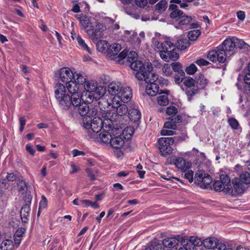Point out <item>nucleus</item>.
Masks as SVG:
<instances>
[{
	"instance_id": "1",
	"label": "nucleus",
	"mask_w": 250,
	"mask_h": 250,
	"mask_svg": "<svg viewBox=\"0 0 250 250\" xmlns=\"http://www.w3.org/2000/svg\"><path fill=\"white\" fill-rule=\"evenodd\" d=\"M155 45L159 50L161 59L165 62L176 61L179 58V54L176 52L175 45L172 42L168 41L162 42H155Z\"/></svg>"
},
{
	"instance_id": "2",
	"label": "nucleus",
	"mask_w": 250,
	"mask_h": 250,
	"mask_svg": "<svg viewBox=\"0 0 250 250\" xmlns=\"http://www.w3.org/2000/svg\"><path fill=\"white\" fill-rule=\"evenodd\" d=\"M55 96L60 106L63 110H67L72 107L73 101L69 95L66 93L65 86L58 83L55 86Z\"/></svg>"
},
{
	"instance_id": "3",
	"label": "nucleus",
	"mask_w": 250,
	"mask_h": 250,
	"mask_svg": "<svg viewBox=\"0 0 250 250\" xmlns=\"http://www.w3.org/2000/svg\"><path fill=\"white\" fill-rule=\"evenodd\" d=\"M129 65L131 69L137 71L135 76L139 80H143L144 78L152 73L151 64H144L142 62L136 60Z\"/></svg>"
},
{
	"instance_id": "4",
	"label": "nucleus",
	"mask_w": 250,
	"mask_h": 250,
	"mask_svg": "<svg viewBox=\"0 0 250 250\" xmlns=\"http://www.w3.org/2000/svg\"><path fill=\"white\" fill-rule=\"evenodd\" d=\"M143 80L147 83L146 87V93L150 96H154L157 93H163L162 90H159V86L156 82L158 80V75L152 73L150 75L146 76Z\"/></svg>"
},
{
	"instance_id": "5",
	"label": "nucleus",
	"mask_w": 250,
	"mask_h": 250,
	"mask_svg": "<svg viewBox=\"0 0 250 250\" xmlns=\"http://www.w3.org/2000/svg\"><path fill=\"white\" fill-rule=\"evenodd\" d=\"M182 121V117L180 115H172L168 118V121L166 122L164 125L163 128L161 131L162 135H172L174 131L171 129H175L176 124L180 123Z\"/></svg>"
},
{
	"instance_id": "6",
	"label": "nucleus",
	"mask_w": 250,
	"mask_h": 250,
	"mask_svg": "<svg viewBox=\"0 0 250 250\" xmlns=\"http://www.w3.org/2000/svg\"><path fill=\"white\" fill-rule=\"evenodd\" d=\"M183 84L185 87L183 90L185 91L188 101H190L193 96L198 93L199 88L196 84L195 80L189 76L185 78Z\"/></svg>"
},
{
	"instance_id": "7",
	"label": "nucleus",
	"mask_w": 250,
	"mask_h": 250,
	"mask_svg": "<svg viewBox=\"0 0 250 250\" xmlns=\"http://www.w3.org/2000/svg\"><path fill=\"white\" fill-rule=\"evenodd\" d=\"M93 26L86 30V32L92 41L97 40L103 37V32L106 30V26L96 20L94 21Z\"/></svg>"
},
{
	"instance_id": "8",
	"label": "nucleus",
	"mask_w": 250,
	"mask_h": 250,
	"mask_svg": "<svg viewBox=\"0 0 250 250\" xmlns=\"http://www.w3.org/2000/svg\"><path fill=\"white\" fill-rule=\"evenodd\" d=\"M194 183L200 185L202 188H211L212 178L211 176L203 170L198 171L195 174Z\"/></svg>"
},
{
	"instance_id": "9",
	"label": "nucleus",
	"mask_w": 250,
	"mask_h": 250,
	"mask_svg": "<svg viewBox=\"0 0 250 250\" xmlns=\"http://www.w3.org/2000/svg\"><path fill=\"white\" fill-rule=\"evenodd\" d=\"M227 53L224 51L220 46H218L216 49L209 51L207 55L208 59L211 62L220 63H224L227 60Z\"/></svg>"
},
{
	"instance_id": "10",
	"label": "nucleus",
	"mask_w": 250,
	"mask_h": 250,
	"mask_svg": "<svg viewBox=\"0 0 250 250\" xmlns=\"http://www.w3.org/2000/svg\"><path fill=\"white\" fill-rule=\"evenodd\" d=\"M66 87L68 92L71 94L70 97L72 99V101L74 104L78 103V101H80V98L82 97V88L76 82L72 81L66 83ZM77 104H75V105Z\"/></svg>"
},
{
	"instance_id": "11",
	"label": "nucleus",
	"mask_w": 250,
	"mask_h": 250,
	"mask_svg": "<svg viewBox=\"0 0 250 250\" xmlns=\"http://www.w3.org/2000/svg\"><path fill=\"white\" fill-rule=\"evenodd\" d=\"M172 137H163L158 140L159 149L162 155L166 156L171 154L173 149L171 146L174 144Z\"/></svg>"
},
{
	"instance_id": "12",
	"label": "nucleus",
	"mask_w": 250,
	"mask_h": 250,
	"mask_svg": "<svg viewBox=\"0 0 250 250\" xmlns=\"http://www.w3.org/2000/svg\"><path fill=\"white\" fill-rule=\"evenodd\" d=\"M85 91L98 93L99 96H104L105 88L103 86H98L97 83L93 81H87L83 85Z\"/></svg>"
},
{
	"instance_id": "13",
	"label": "nucleus",
	"mask_w": 250,
	"mask_h": 250,
	"mask_svg": "<svg viewBox=\"0 0 250 250\" xmlns=\"http://www.w3.org/2000/svg\"><path fill=\"white\" fill-rule=\"evenodd\" d=\"M105 130L99 134L100 139L104 143H107L110 141V139L113 136V134L117 132L119 130L116 128H112V125L110 124L105 125Z\"/></svg>"
},
{
	"instance_id": "14",
	"label": "nucleus",
	"mask_w": 250,
	"mask_h": 250,
	"mask_svg": "<svg viewBox=\"0 0 250 250\" xmlns=\"http://www.w3.org/2000/svg\"><path fill=\"white\" fill-rule=\"evenodd\" d=\"M233 40H234V37L226 39L220 46L225 52L227 53L228 56H231L235 52V41Z\"/></svg>"
},
{
	"instance_id": "15",
	"label": "nucleus",
	"mask_w": 250,
	"mask_h": 250,
	"mask_svg": "<svg viewBox=\"0 0 250 250\" xmlns=\"http://www.w3.org/2000/svg\"><path fill=\"white\" fill-rule=\"evenodd\" d=\"M183 239L182 240V245L187 246L190 248L191 249V247L193 246L195 247H198L203 245V241L197 237L191 236L189 239H188L187 237L183 235Z\"/></svg>"
},
{
	"instance_id": "16",
	"label": "nucleus",
	"mask_w": 250,
	"mask_h": 250,
	"mask_svg": "<svg viewBox=\"0 0 250 250\" xmlns=\"http://www.w3.org/2000/svg\"><path fill=\"white\" fill-rule=\"evenodd\" d=\"M80 101H78V103H76L77 105H76V104H74V103L73 102L72 106L74 107L75 110H77L81 116H87L89 107L86 102L84 101V99H82V97L80 98Z\"/></svg>"
},
{
	"instance_id": "17",
	"label": "nucleus",
	"mask_w": 250,
	"mask_h": 250,
	"mask_svg": "<svg viewBox=\"0 0 250 250\" xmlns=\"http://www.w3.org/2000/svg\"><path fill=\"white\" fill-rule=\"evenodd\" d=\"M182 239H183V235H176L173 237L164 239L162 241V244L165 247L173 248L177 246L180 242L182 244Z\"/></svg>"
},
{
	"instance_id": "18",
	"label": "nucleus",
	"mask_w": 250,
	"mask_h": 250,
	"mask_svg": "<svg viewBox=\"0 0 250 250\" xmlns=\"http://www.w3.org/2000/svg\"><path fill=\"white\" fill-rule=\"evenodd\" d=\"M173 162L176 167L181 171L185 172L191 167L190 162L186 161L182 157H175L173 159Z\"/></svg>"
},
{
	"instance_id": "19",
	"label": "nucleus",
	"mask_w": 250,
	"mask_h": 250,
	"mask_svg": "<svg viewBox=\"0 0 250 250\" xmlns=\"http://www.w3.org/2000/svg\"><path fill=\"white\" fill-rule=\"evenodd\" d=\"M107 125L105 122H104L102 119L99 117H94L91 121V131L94 133L99 132L102 129L105 130V125Z\"/></svg>"
},
{
	"instance_id": "20",
	"label": "nucleus",
	"mask_w": 250,
	"mask_h": 250,
	"mask_svg": "<svg viewBox=\"0 0 250 250\" xmlns=\"http://www.w3.org/2000/svg\"><path fill=\"white\" fill-rule=\"evenodd\" d=\"M60 77L62 82L67 83L73 81L74 73L69 68L63 67L60 70Z\"/></svg>"
},
{
	"instance_id": "21",
	"label": "nucleus",
	"mask_w": 250,
	"mask_h": 250,
	"mask_svg": "<svg viewBox=\"0 0 250 250\" xmlns=\"http://www.w3.org/2000/svg\"><path fill=\"white\" fill-rule=\"evenodd\" d=\"M168 10L171 11L169 14V17L177 21L180 19L181 16L183 14V12L178 9V6L174 3L169 5Z\"/></svg>"
},
{
	"instance_id": "22",
	"label": "nucleus",
	"mask_w": 250,
	"mask_h": 250,
	"mask_svg": "<svg viewBox=\"0 0 250 250\" xmlns=\"http://www.w3.org/2000/svg\"><path fill=\"white\" fill-rule=\"evenodd\" d=\"M132 90L129 87L122 88L121 93L117 97L121 101L124 103H127L130 101L132 97Z\"/></svg>"
},
{
	"instance_id": "23",
	"label": "nucleus",
	"mask_w": 250,
	"mask_h": 250,
	"mask_svg": "<svg viewBox=\"0 0 250 250\" xmlns=\"http://www.w3.org/2000/svg\"><path fill=\"white\" fill-rule=\"evenodd\" d=\"M120 82H112L108 86V92L110 94L118 96L122 89Z\"/></svg>"
},
{
	"instance_id": "24",
	"label": "nucleus",
	"mask_w": 250,
	"mask_h": 250,
	"mask_svg": "<svg viewBox=\"0 0 250 250\" xmlns=\"http://www.w3.org/2000/svg\"><path fill=\"white\" fill-rule=\"evenodd\" d=\"M109 143L112 147L118 149L124 146L125 142L120 135L116 136V134L114 133L113 136L110 139Z\"/></svg>"
},
{
	"instance_id": "25",
	"label": "nucleus",
	"mask_w": 250,
	"mask_h": 250,
	"mask_svg": "<svg viewBox=\"0 0 250 250\" xmlns=\"http://www.w3.org/2000/svg\"><path fill=\"white\" fill-rule=\"evenodd\" d=\"M214 189L217 191H222L226 194H232L233 189L232 187H226L222 182L216 181L213 184Z\"/></svg>"
},
{
	"instance_id": "26",
	"label": "nucleus",
	"mask_w": 250,
	"mask_h": 250,
	"mask_svg": "<svg viewBox=\"0 0 250 250\" xmlns=\"http://www.w3.org/2000/svg\"><path fill=\"white\" fill-rule=\"evenodd\" d=\"M82 99H84V101L88 103L92 102L94 99L97 100L102 96L98 95V93L87 91H84L83 93L82 92Z\"/></svg>"
},
{
	"instance_id": "27",
	"label": "nucleus",
	"mask_w": 250,
	"mask_h": 250,
	"mask_svg": "<svg viewBox=\"0 0 250 250\" xmlns=\"http://www.w3.org/2000/svg\"><path fill=\"white\" fill-rule=\"evenodd\" d=\"M95 21V19H91L85 15L81 16L80 18L81 25L83 28L84 29L89 28L91 26H93L92 24H94V22Z\"/></svg>"
},
{
	"instance_id": "28",
	"label": "nucleus",
	"mask_w": 250,
	"mask_h": 250,
	"mask_svg": "<svg viewBox=\"0 0 250 250\" xmlns=\"http://www.w3.org/2000/svg\"><path fill=\"white\" fill-rule=\"evenodd\" d=\"M218 241L214 238H208L203 240V245L207 249H215L218 248Z\"/></svg>"
},
{
	"instance_id": "29",
	"label": "nucleus",
	"mask_w": 250,
	"mask_h": 250,
	"mask_svg": "<svg viewBox=\"0 0 250 250\" xmlns=\"http://www.w3.org/2000/svg\"><path fill=\"white\" fill-rule=\"evenodd\" d=\"M115 100V97H114L112 101L113 103L112 107L116 109V112L117 114L121 116L126 115V114L128 113L129 111L127 106L125 104H120L119 105L116 106L114 103Z\"/></svg>"
},
{
	"instance_id": "30",
	"label": "nucleus",
	"mask_w": 250,
	"mask_h": 250,
	"mask_svg": "<svg viewBox=\"0 0 250 250\" xmlns=\"http://www.w3.org/2000/svg\"><path fill=\"white\" fill-rule=\"evenodd\" d=\"M26 204L22 207L20 211L21 219H28L30 214V204L31 203V198L29 197Z\"/></svg>"
},
{
	"instance_id": "31",
	"label": "nucleus",
	"mask_w": 250,
	"mask_h": 250,
	"mask_svg": "<svg viewBox=\"0 0 250 250\" xmlns=\"http://www.w3.org/2000/svg\"><path fill=\"white\" fill-rule=\"evenodd\" d=\"M121 45L118 43H113L109 45L107 48V53L110 55V57H113L112 59H115L114 57H116L120 51L121 50Z\"/></svg>"
},
{
	"instance_id": "32",
	"label": "nucleus",
	"mask_w": 250,
	"mask_h": 250,
	"mask_svg": "<svg viewBox=\"0 0 250 250\" xmlns=\"http://www.w3.org/2000/svg\"><path fill=\"white\" fill-rule=\"evenodd\" d=\"M233 184V191L237 194L242 193L245 190V187L243 184L239 181L238 178H234L232 180Z\"/></svg>"
},
{
	"instance_id": "33",
	"label": "nucleus",
	"mask_w": 250,
	"mask_h": 250,
	"mask_svg": "<svg viewBox=\"0 0 250 250\" xmlns=\"http://www.w3.org/2000/svg\"><path fill=\"white\" fill-rule=\"evenodd\" d=\"M195 80L199 89H204L208 83V80L202 74H197Z\"/></svg>"
},
{
	"instance_id": "34",
	"label": "nucleus",
	"mask_w": 250,
	"mask_h": 250,
	"mask_svg": "<svg viewBox=\"0 0 250 250\" xmlns=\"http://www.w3.org/2000/svg\"><path fill=\"white\" fill-rule=\"evenodd\" d=\"M128 116L131 121L136 122L141 119V113L138 109L131 108L128 111Z\"/></svg>"
},
{
	"instance_id": "35",
	"label": "nucleus",
	"mask_w": 250,
	"mask_h": 250,
	"mask_svg": "<svg viewBox=\"0 0 250 250\" xmlns=\"http://www.w3.org/2000/svg\"><path fill=\"white\" fill-rule=\"evenodd\" d=\"M125 11L127 15L131 16L135 19H138L140 17V13L138 12V9L133 5L125 8Z\"/></svg>"
},
{
	"instance_id": "36",
	"label": "nucleus",
	"mask_w": 250,
	"mask_h": 250,
	"mask_svg": "<svg viewBox=\"0 0 250 250\" xmlns=\"http://www.w3.org/2000/svg\"><path fill=\"white\" fill-rule=\"evenodd\" d=\"M73 80L74 82L80 85V86L82 89L83 87V85L87 82L86 79L82 74L76 73H74V78Z\"/></svg>"
},
{
	"instance_id": "37",
	"label": "nucleus",
	"mask_w": 250,
	"mask_h": 250,
	"mask_svg": "<svg viewBox=\"0 0 250 250\" xmlns=\"http://www.w3.org/2000/svg\"><path fill=\"white\" fill-rule=\"evenodd\" d=\"M17 187L19 191L22 195L26 193L28 189L27 183L22 179H20L17 181Z\"/></svg>"
},
{
	"instance_id": "38",
	"label": "nucleus",
	"mask_w": 250,
	"mask_h": 250,
	"mask_svg": "<svg viewBox=\"0 0 250 250\" xmlns=\"http://www.w3.org/2000/svg\"><path fill=\"white\" fill-rule=\"evenodd\" d=\"M108 42L104 40H100L96 44V47L97 50L102 53H105L107 52V48L108 46Z\"/></svg>"
},
{
	"instance_id": "39",
	"label": "nucleus",
	"mask_w": 250,
	"mask_h": 250,
	"mask_svg": "<svg viewBox=\"0 0 250 250\" xmlns=\"http://www.w3.org/2000/svg\"><path fill=\"white\" fill-rule=\"evenodd\" d=\"M190 45L189 40L187 39H181L176 43L177 48L179 50H184L188 47Z\"/></svg>"
},
{
	"instance_id": "40",
	"label": "nucleus",
	"mask_w": 250,
	"mask_h": 250,
	"mask_svg": "<svg viewBox=\"0 0 250 250\" xmlns=\"http://www.w3.org/2000/svg\"><path fill=\"white\" fill-rule=\"evenodd\" d=\"M77 41L80 47L82 49L87 51V52L89 54L92 53V51L90 47H88V46L85 42L84 40H83L80 36L78 35L77 37Z\"/></svg>"
},
{
	"instance_id": "41",
	"label": "nucleus",
	"mask_w": 250,
	"mask_h": 250,
	"mask_svg": "<svg viewBox=\"0 0 250 250\" xmlns=\"http://www.w3.org/2000/svg\"><path fill=\"white\" fill-rule=\"evenodd\" d=\"M168 91L167 90L164 92L166 95H160L157 98V102L158 104L161 106H166L169 103V100L167 97Z\"/></svg>"
},
{
	"instance_id": "42",
	"label": "nucleus",
	"mask_w": 250,
	"mask_h": 250,
	"mask_svg": "<svg viewBox=\"0 0 250 250\" xmlns=\"http://www.w3.org/2000/svg\"><path fill=\"white\" fill-rule=\"evenodd\" d=\"M248 73H247L245 76L242 75H239L237 79L238 82L244 81L246 84L250 86V62L248 66Z\"/></svg>"
},
{
	"instance_id": "43",
	"label": "nucleus",
	"mask_w": 250,
	"mask_h": 250,
	"mask_svg": "<svg viewBox=\"0 0 250 250\" xmlns=\"http://www.w3.org/2000/svg\"><path fill=\"white\" fill-rule=\"evenodd\" d=\"M13 244L11 240L6 239L3 240L0 245V250H12Z\"/></svg>"
},
{
	"instance_id": "44",
	"label": "nucleus",
	"mask_w": 250,
	"mask_h": 250,
	"mask_svg": "<svg viewBox=\"0 0 250 250\" xmlns=\"http://www.w3.org/2000/svg\"><path fill=\"white\" fill-rule=\"evenodd\" d=\"M238 179L243 184H250V173L248 172H244L240 175Z\"/></svg>"
},
{
	"instance_id": "45",
	"label": "nucleus",
	"mask_w": 250,
	"mask_h": 250,
	"mask_svg": "<svg viewBox=\"0 0 250 250\" xmlns=\"http://www.w3.org/2000/svg\"><path fill=\"white\" fill-rule=\"evenodd\" d=\"M233 40L235 41V48H238L242 49L248 48L249 46L244 41L237 38L234 37Z\"/></svg>"
},
{
	"instance_id": "46",
	"label": "nucleus",
	"mask_w": 250,
	"mask_h": 250,
	"mask_svg": "<svg viewBox=\"0 0 250 250\" xmlns=\"http://www.w3.org/2000/svg\"><path fill=\"white\" fill-rule=\"evenodd\" d=\"M167 5L166 1L161 0L155 5V9L159 13H162L166 9Z\"/></svg>"
},
{
	"instance_id": "47",
	"label": "nucleus",
	"mask_w": 250,
	"mask_h": 250,
	"mask_svg": "<svg viewBox=\"0 0 250 250\" xmlns=\"http://www.w3.org/2000/svg\"><path fill=\"white\" fill-rule=\"evenodd\" d=\"M192 18L191 16L187 15H183L181 16L180 19L179 20V24L180 25H188L192 21Z\"/></svg>"
},
{
	"instance_id": "48",
	"label": "nucleus",
	"mask_w": 250,
	"mask_h": 250,
	"mask_svg": "<svg viewBox=\"0 0 250 250\" xmlns=\"http://www.w3.org/2000/svg\"><path fill=\"white\" fill-rule=\"evenodd\" d=\"M201 34V32L199 30H194L190 31L188 32V40L195 41Z\"/></svg>"
},
{
	"instance_id": "49",
	"label": "nucleus",
	"mask_w": 250,
	"mask_h": 250,
	"mask_svg": "<svg viewBox=\"0 0 250 250\" xmlns=\"http://www.w3.org/2000/svg\"><path fill=\"white\" fill-rule=\"evenodd\" d=\"M161 177L169 181L170 182H174L173 180L179 181L180 183L183 184V182L180 180L178 178L173 176L170 172H167L166 174H163L161 176Z\"/></svg>"
},
{
	"instance_id": "50",
	"label": "nucleus",
	"mask_w": 250,
	"mask_h": 250,
	"mask_svg": "<svg viewBox=\"0 0 250 250\" xmlns=\"http://www.w3.org/2000/svg\"><path fill=\"white\" fill-rule=\"evenodd\" d=\"M220 181L222 182L223 185L226 187H232L230 184V179L228 175L226 174H221L220 176Z\"/></svg>"
},
{
	"instance_id": "51",
	"label": "nucleus",
	"mask_w": 250,
	"mask_h": 250,
	"mask_svg": "<svg viewBox=\"0 0 250 250\" xmlns=\"http://www.w3.org/2000/svg\"><path fill=\"white\" fill-rule=\"evenodd\" d=\"M172 70L176 72V73H181L182 72H184L182 69V64L179 62H173L171 64Z\"/></svg>"
},
{
	"instance_id": "52",
	"label": "nucleus",
	"mask_w": 250,
	"mask_h": 250,
	"mask_svg": "<svg viewBox=\"0 0 250 250\" xmlns=\"http://www.w3.org/2000/svg\"><path fill=\"white\" fill-rule=\"evenodd\" d=\"M91 118L85 117V119L83 120V126L84 128L87 129L89 132L91 131Z\"/></svg>"
},
{
	"instance_id": "53",
	"label": "nucleus",
	"mask_w": 250,
	"mask_h": 250,
	"mask_svg": "<svg viewBox=\"0 0 250 250\" xmlns=\"http://www.w3.org/2000/svg\"><path fill=\"white\" fill-rule=\"evenodd\" d=\"M185 72H182L181 73H176L174 76V81L176 83L180 84L185 80Z\"/></svg>"
},
{
	"instance_id": "54",
	"label": "nucleus",
	"mask_w": 250,
	"mask_h": 250,
	"mask_svg": "<svg viewBox=\"0 0 250 250\" xmlns=\"http://www.w3.org/2000/svg\"><path fill=\"white\" fill-rule=\"evenodd\" d=\"M137 54L135 51H130L127 56V61L130 64L137 60Z\"/></svg>"
},
{
	"instance_id": "55",
	"label": "nucleus",
	"mask_w": 250,
	"mask_h": 250,
	"mask_svg": "<svg viewBox=\"0 0 250 250\" xmlns=\"http://www.w3.org/2000/svg\"><path fill=\"white\" fill-rule=\"evenodd\" d=\"M197 69L196 66L194 64L192 63L189 66L187 67L185 71L188 74L192 75L196 72Z\"/></svg>"
},
{
	"instance_id": "56",
	"label": "nucleus",
	"mask_w": 250,
	"mask_h": 250,
	"mask_svg": "<svg viewBox=\"0 0 250 250\" xmlns=\"http://www.w3.org/2000/svg\"><path fill=\"white\" fill-rule=\"evenodd\" d=\"M228 123L233 129H237L238 127L239 123L235 118H229L228 120Z\"/></svg>"
},
{
	"instance_id": "57",
	"label": "nucleus",
	"mask_w": 250,
	"mask_h": 250,
	"mask_svg": "<svg viewBox=\"0 0 250 250\" xmlns=\"http://www.w3.org/2000/svg\"><path fill=\"white\" fill-rule=\"evenodd\" d=\"M163 73L167 76L171 74L172 71L171 69L170 65L169 64L165 63L162 68Z\"/></svg>"
},
{
	"instance_id": "58",
	"label": "nucleus",
	"mask_w": 250,
	"mask_h": 250,
	"mask_svg": "<svg viewBox=\"0 0 250 250\" xmlns=\"http://www.w3.org/2000/svg\"><path fill=\"white\" fill-rule=\"evenodd\" d=\"M178 112L177 108L174 106H170L167 107L166 110V113L169 115H175Z\"/></svg>"
},
{
	"instance_id": "59",
	"label": "nucleus",
	"mask_w": 250,
	"mask_h": 250,
	"mask_svg": "<svg viewBox=\"0 0 250 250\" xmlns=\"http://www.w3.org/2000/svg\"><path fill=\"white\" fill-rule=\"evenodd\" d=\"M26 229L24 228H19L15 232L14 237H17L18 238H21L23 236V234L25 233Z\"/></svg>"
},
{
	"instance_id": "60",
	"label": "nucleus",
	"mask_w": 250,
	"mask_h": 250,
	"mask_svg": "<svg viewBox=\"0 0 250 250\" xmlns=\"http://www.w3.org/2000/svg\"><path fill=\"white\" fill-rule=\"evenodd\" d=\"M184 177L188 180L189 183H192L193 181V171L188 170L185 173Z\"/></svg>"
},
{
	"instance_id": "61",
	"label": "nucleus",
	"mask_w": 250,
	"mask_h": 250,
	"mask_svg": "<svg viewBox=\"0 0 250 250\" xmlns=\"http://www.w3.org/2000/svg\"><path fill=\"white\" fill-rule=\"evenodd\" d=\"M47 199L44 195H42V200L40 202L39 208L40 209L45 208L47 207Z\"/></svg>"
},
{
	"instance_id": "62",
	"label": "nucleus",
	"mask_w": 250,
	"mask_h": 250,
	"mask_svg": "<svg viewBox=\"0 0 250 250\" xmlns=\"http://www.w3.org/2000/svg\"><path fill=\"white\" fill-rule=\"evenodd\" d=\"M26 121L24 116L21 117L19 118V123L20 125V131L22 132L24 128V125L26 124Z\"/></svg>"
},
{
	"instance_id": "63",
	"label": "nucleus",
	"mask_w": 250,
	"mask_h": 250,
	"mask_svg": "<svg viewBox=\"0 0 250 250\" xmlns=\"http://www.w3.org/2000/svg\"><path fill=\"white\" fill-rule=\"evenodd\" d=\"M97 114V108L92 107L89 108L88 109V113L87 114V117L88 118H90V117H94Z\"/></svg>"
},
{
	"instance_id": "64",
	"label": "nucleus",
	"mask_w": 250,
	"mask_h": 250,
	"mask_svg": "<svg viewBox=\"0 0 250 250\" xmlns=\"http://www.w3.org/2000/svg\"><path fill=\"white\" fill-rule=\"evenodd\" d=\"M196 63L199 66H206L209 64V62L204 59H200L196 61Z\"/></svg>"
}]
</instances>
